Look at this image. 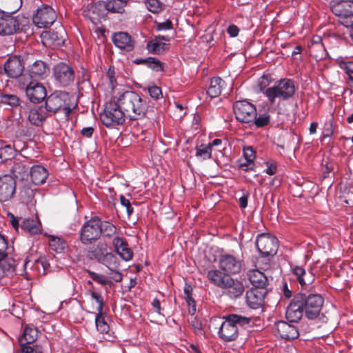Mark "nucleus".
Returning a JSON list of instances; mask_svg holds the SVG:
<instances>
[{"mask_svg": "<svg viewBox=\"0 0 353 353\" xmlns=\"http://www.w3.org/2000/svg\"><path fill=\"white\" fill-rule=\"evenodd\" d=\"M100 263L106 266L109 270L119 269L120 262L116 255L111 252L105 253V256L101 260Z\"/></svg>", "mask_w": 353, "mask_h": 353, "instance_id": "nucleus-35", "label": "nucleus"}, {"mask_svg": "<svg viewBox=\"0 0 353 353\" xmlns=\"http://www.w3.org/2000/svg\"><path fill=\"white\" fill-rule=\"evenodd\" d=\"M88 274H89V276H90V278L93 281H94L101 285H107L110 283V281H108L107 279V278L105 277V276H104L103 274H99L92 272V271H88Z\"/></svg>", "mask_w": 353, "mask_h": 353, "instance_id": "nucleus-48", "label": "nucleus"}, {"mask_svg": "<svg viewBox=\"0 0 353 353\" xmlns=\"http://www.w3.org/2000/svg\"><path fill=\"white\" fill-rule=\"evenodd\" d=\"M267 165V168L265 170V173L269 175L274 174L277 171V164L274 161H268L265 163Z\"/></svg>", "mask_w": 353, "mask_h": 353, "instance_id": "nucleus-55", "label": "nucleus"}, {"mask_svg": "<svg viewBox=\"0 0 353 353\" xmlns=\"http://www.w3.org/2000/svg\"><path fill=\"white\" fill-rule=\"evenodd\" d=\"M128 1L129 0H107L104 6L110 12L123 13Z\"/></svg>", "mask_w": 353, "mask_h": 353, "instance_id": "nucleus-32", "label": "nucleus"}, {"mask_svg": "<svg viewBox=\"0 0 353 353\" xmlns=\"http://www.w3.org/2000/svg\"><path fill=\"white\" fill-rule=\"evenodd\" d=\"M148 93L150 96L154 99H159L162 97L161 89L157 85L149 87Z\"/></svg>", "mask_w": 353, "mask_h": 353, "instance_id": "nucleus-52", "label": "nucleus"}, {"mask_svg": "<svg viewBox=\"0 0 353 353\" xmlns=\"http://www.w3.org/2000/svg\"><path fill=\"white\" fill-rule=\"evenodd\" d=\"M192 327L195 330H201L202 323L200 320L197 319L196 316H192L191 319L188 320Z\"/></svg>", "mask_w": 353, "mask_h": 353, "instance_id": "nucleus-57", "label": "nucleus"}, {"mask_svg": "<svg viewBox=\"0 0 353 353\" xmlns=\"http://www.w3.org/2000/svg\"><path fill=\"white\" fill-rule=\"evenodd\" d=\"M105 313L102 311L97 312L95 316V325L97 330L101 333H108L110 329L109 325L104 319Z\"/></svg>", "mask_w": 353, "mask_h": 353, "instance_id": "nucleus-41", "label": "nucleus"}, {"mask_svg": "<svg viewBox=\"0 0 353 353\" xmlns=\"http://www.w3.org/2000/svg\"><path fill=\"white\" fill-rule=\"evenodd\" d=\"M223 81L220 77L211 79L210 84L208 90V94L211 98L219 96L221 93L222 84Z\"/></svg>", "mask_w": 353, "mask_h": 353, "instance_id": "nucleus-38", "label": "nucleus"}, {"mask_svg": "<svg viewBox=\"0 0 353 353\" xmlns=\"http://www.w3.org/2000/svg\"><path fill=\"white\" fill-rule=\"evenodd\" d=\"M185 301L188 305V313L191 316H194L196 311L195 301L193 298L188 297Z\"/></svg>", "mask_w": 353, "mask_h": 353, "instance_id": "nucleus-53", "label": "nucleus"}, {"mask_svg": "<svg viewBox=\"0 0 353 353\" xmlns=\"http://www.w3.org/2000/svg\"><path fill=\"white\" fill-rule=\"evenodd\" d=\"M233 112L236 119L241 123H250L257 116L255 105L246 100L236 101L233 104Z\"/></svg>", "mask_w": 353, "mask_h": 353, "instance_id": "nucleus-9", "label": "nucleus"}, {"mask_svg": "<svg viewBox=\"0 0 353 353\" xmlns=\"http://www.w3.org/2000/svg\"><path fill=\"white\" fill-rule=\"evenodd\" d=\"M196 157L201 160L209 159L212 157V149L209 145H201L196 148Z\"/></svg>", "mask_w": 353, "mask_h": 353, "instance_id": "nucleus-43", "label": "nucleus"}, {"mask_svg": "<svg viewBox=\"0 0 353 353\" xmlns=\"http://www.w3.org/2000/svg\"><path fill=\"white\" fill-rule=\"evenodd\" d=\"M277 334L283 339L293 340L296 339L299 335L297 327L292 324L285 321H279L275 324Z\"/></svg>", "mask_w": 353, "mask_h": 353, "instance_id": "nucleus-24", "label": "nucleus"}, {"mask_svg": "<svg viewBox=\"0 0 353 353\" xmlns=\"http://www.w3.org/2000/svg\"><path fill=\"white\" fill-rule=\"evenodd\" d=\"M126 117L118 99L115 98L113 101L106 103L103 112L100 114L102 123L108 128L123 125Z\"/></svg>", "mask_w": 353, "mask_h": 353, "instance_id": "nucleus-4", "label": "nucleus"}, {"mask_svg": "<svg viewBox=\"0 0 353 353\" xmlns=\"http://www.w3.org/2000/svg\"><path fill=\"white\" fill-rule=\"evenodd\" d=\"M48 174V170L42 165H36L31 168L30 179L32 182L37 185L45 183Z\"/></svg>", "mask_w": 353, "mask_h": 353, "instance_id": "nucleus-27", "label": "nucleus"}, {"mask_svg": "<svg viewBox=\"0 0 353 353\" xmlns=\"http://www.w3.org/2000/svg\"><path fill=\"white\" fill-rule=\"evenodd\" d=\"M228 275L223 271L211 270L207 273V278L211 283L221 288Z\"/></svg>", "mask_w": 353, "mask_h": 353, "instance_id": "nucleus-29", "label": "nucleus"}, {"mask_svg": "<svg viewBox=\"0 0 353 353\" xmlns=\"http://www.w3.org/2000/svg\"><path fill=\"white\" fill-rule=\"evenodd\" d=\"M145 5L153 13H159L163 10V4L159 0H145Z\"/></svg>", "mask_w": 353, "mask_h": 353, "instance_id": "nucleus-44", "label": "nucleus"}, {"mask_svg": "<svg viewBox=\"0 0 353 353\" xmlns=\"http://www.w3.org/2000/svg\"><path fill=\"white\" fill-rule=\"evenodd\" d=\"M25 68V63L21 56L12 55L4 63V72L10 78L20 77Z\"/></svg>", "mask_w": 353, "mask_h": 353, "instance_id": "nucleus-15", "label": "nucleus"}, {"mask_svg": "<svg viewBox=\"0 0 353 353\" xmlns=\"http://www.w3.org/2000/svg\"><path fill=\"white\" fill-rule=\"evenodd\" d=\"M48 114L44 111L42 108L31 109L28 119L30 122L35 125H40L46 119Z\"/></svg>", "mask_w": 353, "mask_h": 353, "instance_id": "nucleus-33", "label": "nucleus"}, {"mask_svg": "<svg viewBox=\"0 0 353 353\" xmlns=\"http://www.w3.org/2000/svg\"><path fill=\"white\" fill-rule=\"evenodd\" d=\"M303 312L302 300L298 294L294 296L288 306L285 316L290 322H298L302 318Z\"/></svg>", "mask_w": 353, "mask_h": 353, "instance_id": "nucleus-19", "label": "nucleus"}, {"mask_svg": "<svg viewBox=\"0 0 353 353\" xmlns=\"http://www.w3.org/2000/svg\"><path fill=\"white\" fill-rule=\"evenodd\" d=\"M161 40H166L164 37H156L147 43V48L149 52L154 54H160L165 50V43Z\"/></svg>", "mask_w": 353, "mask_h": 353, "instance_id": "nucleus-36", "label": "nucleus"}, {"mask_svg": "<svg viewBox=\"0 0 353 353\" xmlns=\"http://www.w3.org/2000/svg\"><path fill=\"white\" fill-rule=\"evenodd\" d=\"M249 280L253 288L265 289L268 284L266 276L258 270H252L248 272Z\"/></svg>", "mask_w": 353, "mask_h": 353, "instance_id": "nucleus-28", "label": "nucleus"}, {"mask_svg": "<svg viewBox=\"0 0 353 353\" xmlns=\"http://www.w3.org/2000/svg\"><path fill=\"white\" fill-rule=\"evenodd\" d=\"M99 230L101 235L103 234L105 237L111 238L117 233V227L109 221H102L100 219Z\"/></svg>", "mask_w": 353, "mask_h": 353, "instance_id": "nucleus-40", "label": "nucleus"}, {"mask_svg": "<svg viewBox=\"0 0 353 353\" xmlns=\"http://www.w3.org/2000/svg\"><path fill=\"white\" fill-rule=\"evenodd\" d=\"M16 190L15 179L10 175L0 176V201L3 202L10 199Z\"/></svg>", "mask_w": 353, "mask_h": 353, "instance_id": "nucleus-18", "label": "nucleus"}, {"mask_svg": "<svg viewBox=\"0 0 353 353\" xmlns=\"http://www.w3.org/2000/svg\"><path fill=\"white\" fill-rule=\"evenodd\" d=\"M21 230L30 235L41 234L42 225L37 216L21 219Z\"/></svg>", "mask_w": 353, "mask_h": 353, "instance_id": "nucleus-26", "label": "nucleus"}, {"mask_svg": "<svg viewBox=\"0 0 353 353\" xmlns=\"http://www.w3.org/2000/svg\"><path fill=\"white\" fill-rule=\"evenodd\" d=\"M112 272V275L110 278L114 280L115 282L119 283L122 281L123 275L119 269L116 270H110Z\"/></svg>", "mask_w": 353, "mask_h": 353, "instance_id": "nucleus-63", "label": "nucleus"}, {"mask_svg": "<svg viewBox=\"0 0 353 353\" xmlns=\"http://www.w3.org/2000/svg\"><path fill=\"white\" fill-rule=\"evenodd\" d=\"M107 77L109 79L110 87L112 90H114L117 86V80L115 77L114 68L112 66L109 67L107 71Z\"/></svg>", "mask_w": 353, "mask_h": 353, "instance_id": "nucleus-49", "label": "nucleus"}, {"mask_svg": "<svg viewBox=\"0 0 353 353\" xmlns=\"http://www.w3.org/2000/svg\"><path fill=\"white\" fill-rule=\"evenodd\" d=\"M112 245L115 252L125 261H129L133 258V251L130 248L126 239L121 236H114Z\"/></svg>", "mask_w": 353, "mask_h": 353, "instance_id": "nucleus-21", "label": "nucleus"}, {"mask_svg": "<svg viewBox=\"0 0 353 353\" xmlns=\"http://www.w3.org/2000/svg\"><path fill=\"white\" fill-rule=\"evenodd\" d=\"M28 99L34 103L42 101L47 95L46 88L39 82L31 81L26 88Z\"/></svg>", "mask_w": 353, "mask_h": 353, "instance_id": "nucleus-20", "label": "nucleus"}, {"mask_svg": "<svg viewBox=\"0 0 353 353\" xmlns=\"http://www.w3.org/2000/svg\"><path fill=\"white\" fill-rule=\"evenodd\" d=\"M243 156H244V160L246 161H250V165H252V164L254 163V161L256 158V154L255 151L254 150L253 148L250 146H248L244 148L243 149Z\"/></svg>", "mask_w": 353, "mask_h": 353, "instance_id": "nucleus-45", "label": "nucleus"}, {"mask_svg": "<svg viewBox=\"0 0 353 353\" xmlns=\"http://www.w3.org/2000/svg\"><path fill=\"white\" fill-rule=\"evenodd\" d=\"M112 41L114 45L126 52H131L134 50L135 41L132 37L126 32H116L112 34Z\"/></svg>", "mask_w": 353, "mask_h": 353, "instance_id": "nucleus-16", "label": "nucleus"}, {"mask_svg": "<svg viewBox=\"0 0 353 353\" xmlns=\"http://www.w3.org/2000/svg\"><path fill=\"white\" fill-rule=\"evenodd\" d=\"M250 161L245 160H240L239 168L245 171L252 170L254 168V163L250 165Z\"/></svg>", "mask_w": 353, "mask_h": 353, "instance_id": "nucleus-59", "label": "nucleus"}, {"mask_svg": "<svg viewBox=\"0 0 353 353\" xmlns=\"http://www.w3.org/2000/svg\"><path fill=\"white\" fill-rule=\"evenodd\" d=\"M120 201L122 205L126 208V211L128 215H131L134 209L131 205V203L128 199H127L123 195L120 196Z\"/></svg>", "mask_w": 353, "mask_h": 353, "instance_id": "nucleus-54", "label": "nucleus"}, {"mask_svg": "<svg viewBox=\"0 0 353 353\" xmlns=\"http://www.w3.org/2000/svg\"><path fill=\"white\" fill-rule=\"evenodd\" d=\"M108 246L105 242L99 241L89 251L91 259H94L99 263L108 253Z\"/></svg>", "mask_w": 353, "mask_h": 353, "instance_id": "nucleus-30", "label": "nucleus"}, {"mask_svg": "<svg viewBox=\"0 0 353 353\" xmlns=\"http://www.w3.org/2000/svg\"><path fill=\"white\" fill-rule=\"evenodd\" d=\"M292 272L296 276L297 281L302 287L311 282L312 276L310 274L306 273L303 267L295 266L292 268Z\"/></svg>", "mask_w": 353, "mask_h": 353, "instance_id": "nucleus-37", "label": "nucleus"}, {"mask_svg": "<svg viewBox=\"0 0 353 353\" xmlns=\"http://www.w3.org/2000/svg\"><path fill=\"white\" fill-rule=\"evenodd\" d=\"M100 219L97 216L92 217L85 221L80 231V241L84 245L92 244L101 236L99 230Z\"/></svg>", "mask_w": 353, "mask_h": 353, "instance_id": "nucleus-8", "label": "nucleus"}, {"mask_svg": "<svg viewBox=\"0 0 353 353\" xmlns=\"http://www.w3.org/2000/svg\"><path fill=\"white\" fill-rule=\"evenodd\" d=\"M256 246L262 256H273L277 252L278 240L270 234H261L256 238Z\"/></svg>", "mask_w": 353, "mask_h": 353, "instance_id": "nucleus-11", "label": "nucleus"}, {"mask_svg": "<svg viewBox=\"0 0 353 353\" xmlns=\"http://www.w3.org/2000/svg\"><path fill=\"white\" fill-rule=\"evenodd\" d=\"M94 128L92 127L83 128L81 131V134L87 138H90L92 136Z\"/></svg>", "mask_w": 353, "mask_h": 353, "instance_id": "nucleus-64", "label": "nucleus"}, {"mask_svg": "<svg viewBox=\"0 0 353 353\" xmlns=\"http://www.w3.org/2000/svg\"><path fill=\"white\" fill-rule=\"evenodd\" d=\"M10 223L12 226L18 231L19 228H21V219L19 220L17 217L14 216L12 214H10Z\"/></svg>", "mask_w": 353, "mask_h": 353, "instance_id": "nucleus-61", "label": "nucleus"}, {"mask_svg": "<svg viewBox=\"0 0 353 353\" xmlns=\"http://www.w3.org/2000/svg\"><path fill=\"white\" fill-rule=\"evenodd\" d=\"M172 29V23L170 20L168 19L164 22L159 23L157 25L158 30H167Z\"/></svg>", "mask_w": 353, "mask_h": 353, "instance_id": "nucleus-58", "label": "nucleus"}, {"mask_svg": "<svg viewBox=\"0 0 353 353\" xmlns=\"http://www.w3.org/2000/svg\"><path fill=\"white\" fill-rule=\"evenodd\" d=\"M17 264L13 259L6 257L0 260V279L8 276L15 270Z\"/></svg>", "mask_w": 353, "mask_h": 353, "instance_id": "nucleus-34", "label": "nucleus"}, {"mask_svg": "<svg viewBox=\"0 0 353 353\" xmlns=\"http://www.w3.org/2000/svg\"><path fill=\"white\" fill-rule=\"evenodd\" d=\"M341 67L350 76V79L353 81V77L350 76V74H353V63L350 61L345 62L342 63Z\"/></svg>", "mask_w": 353, "mask_h": 353, "instance_id": "nucleus-56", "label": "nucleus"}, {"mask_svg": "<svg viewBox=\"0 0 353 353\" xmlns=\"http://www.w3.org/2000/svg\"><path fill=\"white\" fill-rule=\"evenodd\" d=\"M53 77L59 86L66 87L73 83L74 80V71L73 68L65 63H59L52 69Z\"/></svg>", "mask_w": 353, "mask_h": 353, "instance_id": "nucleus-12", "label": "nucleus"}, {"mask_svg": "<svg viewBox=\"0 0 353 353\" xmlns=\"http://www.w3.org/2000/svg\"><path fill=\"white\" fill-rule=\"evenodd\" d=\"M252 122L258 128L263 127L269 123L270 115L267 113L260 114L258 117H256V119Z\"/></svg>", "mask_w": 353, "mask_h": 353, "instance_id": "nucleus-47", "label": "nucleus"}, {"mask_svg": "<svg viewBox=\"0 0 353 353\" xmlns=\"http://www.w3.org/2000/svg\"><path fill=\"white\" fill-rule=\"evenodd\" d=\"M20 21L17 17L4 15L0 17V35H12L20 30Z\"/></svg>", "mask_w": 353, "mask_h": 353, "instance_id": "nucleus-17", "label": "nucleus"}, {"mask_svg": "<svg viewBox=\"0 0 353 353\" xmlns=\"http://www.w3.org/2000/svg\"><path fill=\"white\" fill-rule=\"evenodd\" d=\"M266 293L265 289L251 288L246 292L248 305L252 309H258L262 307Z\"/></svg>", "mask_w": 353, "mask_h": 353, "instance_id": "nucleus-22", "label": "nucleus"}, {"mask_svg": "<svg viewBox=\"0 0 353 353\" xmlns=\"http://www.w3.org/2000/svg\"><path fill=\"white\" fill-rule=\"evenodd\" d=\"M222 289L226 290V294L230 298H238L241 296L245 290L244 285L241 281L234 279L228 276L223 285Z\"/></svg>", "mask_w": 353, "mask_h": 353, "instance_id": "nucleus-25", "label": "nucleus"}, {"mask_svg": "<svg viewBox=\"0 0 353 353\" xmlns=\"http://www.w3.org/2000/svg\"><path fill=\"white\" fill-rule=\"evenodd\" d=\"M242 261L233 254L223 252L219 257V267L224 273L229 274H238L241 270Z\"/></svg>", "mask_w": 353, "mask_h": 353, "instance_id": "nucleus-13", "label": "nucleus"}, {"mask_svg": "<svg viewBox=\"0 0 353 353\" xmlns=\"http://www.w3.org/2000/svg\"><path fill=\"white\" fill-rule=\"evenodd\" d=\"M222 323L219 336L220 339L225 342L232 341L239 336V327L248 325L250 322V318L244 316L231 314L223 317Z\"/></svg>", "mask_w": 353, "mask_h": 353, "instance_id": "nucleus-2", "label": "nucleus"}, {"mask_svg": "<svg viewBox=\"0 0 353 353\" xmlns=\"http://www.w3.org/2000/svg\"><path fill=\"white\" fill-rule=\"evenodd\" d=\"M90 296H91L92 300L96 302V303L97 304V305L95 307L96 311L97 312L102 311L103 307V304H104L103 299L102 296L100 294L93 292V291H90Z\"/></svg>", "mask_w": 353, "mask_h": 353, "instance_id": "nucleus-46", "label": "nucleus"}, {"mask_svg": "<svg viewBox=\"0 0 353 353\" xmlns=\"http://www.w3.org/2000/svg\"><path fill=\"white\" fill-rule=\"evenodd\" d=\"M27 70L31 78L43 79L49 72L50 68L48 64L42 60H35L27 66Z\"/></svg>", "mask_w": 353, "mask_h": 353, "instance_id": "nucleus-23", "label": "nucleus"}, {"mask_svg": "<svg viewBox=\"0 0 353 353\" xmlns=\"http://www.w3.org/2000/svg\"><path fill=\"white\" fill-rule=\"evenodd\" d=\"M332 11L339 17V22L348 28L353 25V1L351 0L334 1L332 3Z\"/></svg>", "mask_w": 353, "mask_h": 353, "instance_id": "nucleus-6", "label": "nucleus"}, {"mask_svg": "<svg viewBox=\"0 0 353 353\" xmlns=\"http://www.w3.org/2000/svg\"><path fill=\"white\" fill-rule=\"evenodd\" d=\"M296 92L295 83L292 79L284 78L274 83V84L263 91L271 104H274L276 99L287 101L294 95Z\"/></svg>", "mask_w": 353, "mask_h": 353, "instance_id": "nucleus-3", "label": "nucleus"}, {"mask_svg": "<svg viewBox=\"0 0 353 353\" xmlns=\"http://www.w3.org/2000/svg\"><path fill=\"white\" fill-rule=\"evenodd\" d=\"M8 248V243L3 235L0 234V256H3Z\"/></svg>", "mask_w": 353, "mask_h": 353, "instance_id": "nucleus-60", "label": "nucleus"}, {"mask_svg": "<svg viewBox=\"0 0 353 353\" xmlns=\"http://www.w3.org/2000/svg\"><path fill=\"white\" fill-rule=\"evenodd\" d=\"M302 300L303 307L305 316L309 319L317 318L323 305V298L317 294H299Z\"/></svg>", "mask_w": 353, "mask_h": 353, "instance_id": "nucleus-7", "label": "nucleus"}, {"mask_svg": "<svg viewBox=\"0 0 353 353\" xmlns=\"http://www.w3.org/2000/svg\"><path fill=\"white\" fill-rule=\"evenodd\" d=\"M68 101L69 94L66 92H54L47 97L46 110L51 114H56L59 111H61L65 116V119L68 120L72 110Z\"/></svg>", "mask_w": 353, "mask_h": 353, "instance_id": "nucleus-5", "label": "nucleus"}, {"mask_svg": "<svg viewBox=\"0 0 353 353\" xmlns=\"http://www.w3.org/2000/svg\"><path fill=\"white\" fill-rule=\"evenodd\" d=\"M117 99L125 114L131 120L143 118L146 114L148 108L147 101L136 92L126 91Z\"/></svg>", "mask_w": 353, "mask_h": 353, "instance_id": "nucleus-1", "label": "nucleus"}, {"mask_svg": "<svg viewBox=\"0 0 353 353\" xmlns=\"http://www.w3.org/2000/svg\"><path fill=\"white\" fill-rule=\"evenodd\" d=\"M56 19V12L51 6L47 5L39 7L32 16L33 23L39 28L50 27Z\"/></svg>", "mask_w": 353, "mask_h": 353, "instance_id": "nucleus-10", "label": "nucleus"}, {"mask_svg": "<svg viewBox=\"0 0 353 353\" xmlns=\"http://www.w3.org/2000/svg\"><path fill=\"white\" fill-rule=\"evenodd\" d=\"M228 33L230 37H234L239 34V29L236 25H230L228 28Z\"/></svg>", "mask_w": 353, "mask_h": 353, "instance_id": "nucleus-62", "label": "nucleus"}, {"mask_svg": "<svg viewBox=\"0 0 353 353\" xmlns=\"http://www.w3.org/2000/svg\"><path fill=\"white\" fill-rule=\"evenodd\" d=\"M2 102L12 106H17L19 105V99L15 95L6 94L2 97Z\"/></svg>", "mask_w": 353, "mask_h": 353, "instance_id": "nucleus-51", "label": "nucleus"}, {"mask_svg": "<svg viewBox=\"0 0 353 353\" xmlns=\"http://www.w3.org/2000/svg\"><path fill=\"white\" fill-rule=\"evenodd\" d=\"M22 0H0V10L3 13L12 14L21 7Z\"/></svg>", "mask_w": 353, "mask_h": 353, "instance_id": "nucleus-31", "label": "nucleus"}, {"mask_svg": "<svg viewBox=\"0 0 353 353\" xmlns=\"http://www.w3.org/2000/svg\"><path fill=\"white\" fill-rule=\"evenodd\" d=\"M46 259L44 258H39L34 261L33 267L39 274H44L46 272Z\"/></svg>", "mask_w": 353, "mask_h": 353, "instance_id": "nucleus-50", "label": "nucleus"}, {"mask_svg": "<svg viewBox=\"0 0 353 353\" xmlns=\"http://www.w3.org/2000/svg\"><path fill=\"white\" fill-rule=\"evenodd\" d=\"M141 62L156 72L164 70V63L156 58L148 57L145 59L141 60Z\"/></svg>", "mask_w": 353, "mask_h": 353, "instance_id": "nucleus-42", "label": "nucleus"}, {"mask_svg": "<svg viewBox=\"0 0 353 353\" xmlns=\"http://www.w3.org/2000/svg\"><path fill=\"white\" fill-rule=\"evenodd\" d=\"M38 337V330L32 325H27L24 328L23 334L19 341L21 345L22 353H42L37 347H34L28 344L34 342Z\"/></svg>", "mask_w": 353, "mask_h": 353, "instance_id": "nucleus-14", "label": "nucleus"}, {"mask_svg": "<svg viewBox=\"0 0 353 353\" xmlns=\"http://www.w3.org/2000/svg\"><path fill=\"white\" fill-rule=\"evenodd\" d=\"M49 246L56 252L61 253L68 248L66 241L62 238L52 235L49 236Z\"/></svg>", "mask_w": 353, "mask_h": 353, "instance_id": "nucleus-39", "label": "nucleus"}]
</instances>
